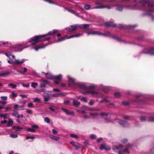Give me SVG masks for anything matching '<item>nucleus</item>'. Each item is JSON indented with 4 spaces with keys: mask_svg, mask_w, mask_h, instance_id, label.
<instances>
[{
    "mask_svg": "<svg viewBox=\"0 0 154 154\" xmlns=\"http://www.w3.org/2000/svg\"><path fill=\"white\" fill-rule=\"evenodd\" d=\"M67 77L69 80L73 85H75L78 87L83 90H86L88 88V87L85 85V84L75 82V79L71 78L69 75H68Z\"/></svg>",
    "mask_w": 154,
    "mask_h": 154,
    "instance_id": "1",
    "label": "nucleus"
},
{
    "mask_svg": "<svg viewBox=\"0 0 154 154\" xmlns=\"http://www.w3.org/2000/svg\"><path fill=\"white\" fill-rule=\"evenodd\" d=\"M47 35L46 34H45L44 35L36 36L34 38L31 39L30 40L29 42L31 43V45H33L35 44L40 42L41 41V38L45 37Z\"/></svg>",
    "mask_w": 154,
    "mask_h": 154,
    "instance_id": "2",
    "label": "nucleus"
},
{
    "mask_svg": "<svg viewBox=\"0 0 154 154\" xmlns=\"http://www.w3.org/2000/svg\"><path fill=\"white\" fill-rule=\"evenodd\" d=\"M88 35H103L105 36H110V33L109 32H107L106 33H103L98 31H91L89 32H87Z\"/></svg>",
    "mask_w": 154,
    "mask_h": 154,
    "instance_id": "3",
    "label": "nucleus"
},
{
    "mask_svg": "<svg viewBox=\"0 0 154 154\" xmlns=\"http://www.w3.org/2000/svg\"><path fill=\"white\" fill-rule=\"evenodd\" d=\"M82 93L84 94H91L92 95L96 96L97 98L102 97L103 96V95L101 93L99 92H97L94 91H91V90H88L86 92Z\"/></svg>",
    "mask_w": 154,
    "mask_h": 154,
    "instance_id": "4",
    "label": "nucleus"
},
{
    "mask_svg": "<svg viewBox=\"0 0 154 154\" xmlns=\"http://www.w3.org/2000/svg\"><path fill=\"white\" fill-rule=\"evenodd\" d=\"M147 0L142 1L141 3L143 7H145L146 5L149 7H153L154 6V3L151 1L148 2Z\"/></svg>",
    "mask_w": 154,
    "mask_h": 154,
    "instance_id": "5",
    "label": "nucleus"
},
{
    "mask_svg": "<svg viewBox=\"0 0 154 154\" xmlns=\"http://www.w3.org/2000/svg\"><path fill=\"white\" fill-rule=\"evenodd\" d=\"M144 53H149L151 55H154V48H145L143 50Z\"/></svg>",
    "mask_w": 154,
    "mask_h": 154,
    "instance_id": "6",
    "label": "nucleus"
},
{
    "mask_svg": "<svg viewBox=\"0 0 154 154\" xmlns=\"http://www.w3.org/2000/svg\"><path fill=\"white\" fill-rule=\"evenodd\" d=\"M121 126L123 127H128L130 125V124L128 122L124 121L123 120H121L119 121H117Z\"/></svg>",
    "mask_w": 154,
    "mask_h": 154,
    "instance_id": "7",
    "label": "nucleus"
},
{
    "mask_svg": "<svg viewBox=\"0 0 154 154\" xmlns=\"http://www.w3.org/2000/svg\"><path fill=\"white\" fill-rule=\"evenodd\" d=\"M111 149V147L109 146L105 143H102L101 145V146L100 147V149L101 150L103 149H104L106 150H109Z\"/></svg>",
    "mask_w": 154,
    "mask_h": 154,
    "instance_id": "8",
    "label": "nucleus"
},
{
    "mask_svg": "<svg viewBox=\"0 0 154 154\" xmlns=\"http://www.w3.org/2000/svg\"><path fill=\"white\" fill-rule=\"evenodd\" d=\"M144 15L147 16H151L152 19L154 20V11H147L145 14Z\"/></svg>",
    "mask_w": 154,
    "mask_h": 154,
    "instance_id": "9",
    "label": "nucleus"
},
{
    "mask_svg": "<svg viewBox=\"0 0 154 154\" xmlns=\"http://www.w3.org/2000/svg\"><path fill=\"white\" fill-rule=\"evenodd\" d=\"M24 62L25 60L24 59H23L21 60H15L14 61H12V63L14 65H21Z\"/></svg>",
    "mask_w": 154,
    "mask_h": 154,
    "instance_id": "10",
    "label": "nucleus"
},
{
    "mask_svg": "<svg viewBox=\"0 0 154 154\" xmlns=\"http://www.w3.org/2000/svg\"><path fill=\"white\" fill-rule=\"evenodd\" d=\"M42 73L45 75L46 77L48 79H54V76L50 72L45 73L44 72H42Z\"/></svg>",
    "mask_w": 154,
    "mask_h": 154,
    "instance_id": "11",
    "label": "nucleus"
},
{
    "mask_svg": "<svg viewBox=\"0 0 154 154\" xmlns=\"http://www.w3.org/2000/svg\"><path fill=\"white\" fill-rule=\"evenodd\" d=\"M100 87L103 91L106 92L107 90H110L111 88L110 87L104 86L103 85H100Z\"/></svg>",
    "mask_w": 154,
    "mask_h": 154,
    "instance_id": "12",
    "label": "nucleus"
},
{
    "mask_svg": "<svg viewBox=\"0 0 154 154\" xmlns=\"http://www.w3.org/2000/svg\"><path fill=\"white\" fill-rule=\"evenodd\" d=\"M71 27L72 29V31L79 29L81 28V27L79 25L76 24L72 25L71 26Z\"/></svg>",
    "mask_w": 154,
    "mask_h": 154,
    "instance_id": "13",
    "label": "nucleus"
},
{
    "mask_svg": "<svg viewBox=\"0 0 154 154\" xmlns=\"http://www.w3.org/2000/svg\"><path fill=\"white\" fill-rule=\"evenodd\" d=\"M10 72H4L0 74V77H5L8 76L10 74Z\"/></svg>",
    "mask_w": 154,
    "mask_h": 154,
    "instance_id": "14",
    "label": "nucleus"
},
{
    "mask_svg": "<svg viewBox=\"0 0 154 154\" xmlns=\"http://www.w3.org/2000/svg\"><path fill=\"white\" fill-rule=\"evenodd\" d=\"M29 46H25V45L24 44H17L14 47V48H17V49H19L20 48L23 47V48H27Z\"/></svg>",
    "mask_w": 154,
    "mask_h": 154,
    "instance_id": "15",
    "label": "nucleus"
},
{
    "mask_svg": "<svg viewBox=\"0 0 154 154\" xmlns=\"http://www.w3.org/2000/svg\"><path fill=\"white\" fill-rule=\"evenodd\" d=\"M130 153V152L128 150V148H125L123 151H119V154H128Z\"/></svg>",
    "mask_w": 154,
    "mask_h": 154,
    "instance_id": "16",
    "label": "nucleus"
},
{
    "mask_svg": "<svg viewBox=\"0 0 154 154\" xmlns=\"http://www.w3.org/2000/svg\"><path fill=\"white\" fill-rule=\"evenodd\" d=\"M6 56L8 57L11 60H12L15 58V56L14 55H12L11 53L9 52H6L5 53Z\"/></svg>",
    "mask_w": 154,
    "mask_h": 154,
    "instance_id": "17",
    "label": "nucleus"
},
{
    "mask_svg": "<svg viewBox=\"0 0 154 154\" xmlns=\"http://www.w3.org/2000/svg\"><path fill=\"white\" fill-rule=\"evenodd\" d=\"M46 45H40L38 46H37L35 47L34 49L36 51H37L39 49L45 48Z\"/></svg>",
    "mask_w": 154,
    "mask_h": 154,
    "instance_id": "18",
    "label": "nucleus"
},
{
    "mask_svg": "<svg viewBox=\"0 0 154 154\" xmlns=\"http://www.w3.org/2000/svg\"><path fill=\"white\" fill-rule=\"evenodd\" d=\"M61 109L67 115H73L74 114L73 112H69L68 110L64 108H62Z\"/></svg>",
    "mask_w": 154,
    "mask_h": 154,
    "instance_id": "19",
    "label": "nucleus"
},
{
    "mask_svg": "<svg viewBox=\"0 0 154 154\" xmlns=\"http://www.w3.org/2000/svg\"><path fill=\"white\" fill-rule=\"evenodd\" d=\"M141 154H154V146L150 149L149 152H143Z\"/></svg>",
    "mask_w": 154,
    "mask_h": 154,
    "instance_id": "20",
    "label": "nucleus"
},
{
    "mask_svg": "<svg viewBox=\"0 0 154 154\" xmlns=\"http://www.w3.org/2000/svg\"><path fill=\"white\" fill-rule=\"evenodd\" d=\"M123 147V145L119 144V145L114 146L112 148V149L114 150L116 149H118Z\"/></svg>",
    "mask_w": 154,
    "mask_h": 154,
    "instance_id": "21",
    "label": "nucleus"
},
{
    "mask_svg": "<svg viewBox=\"0 0 154 154\" xmlns=\"http://www.w3.org/2000/svg\"><path fill=\"white\" fill-rule=\"evenodd\" d=\"M146 116H141L140 117V119L141 121L142 122L144 121H145L146 120V119L148 118V114H146Z\"/></svg>",
    "mask_w": 154,
    "mask_h": 154,
    "instance_id": "22",
    "label": "nucleus"
},
{
    "mask_svg": "<svg viewBox=\"0 0 154 154\" xmlns=\"http://www.w3.org/2000/svg\"><path fill=\"white\" fill-rule=\"evenodd\" d=\"M70 144H72L73 146L75 147L76 148H77L80 146L79 144L77 143H75L72 141L70 142Z\"/></svg>",
    "mask_w": 154,
    "mask_h": 154,
    "instance_id": "23",
    "label": "nucleus"
},
{
    "mask_svg": "<svg viewBox=\"0 0 154 154\" xmlns=\"http://www.w3.org/2000/svg\"><path fill=\"white\" fill-rule=\"evenodd\" d=\"M58 30L57 29H54L52 31H51L47 34L48 35H52L55 34L56 33L58 32Z\"/></svg>",
    "mask_w": 154,
    "mask_h": 154,
    "instance_id": "24",
    "label": "nucleus"
},
{
    "mask_svg": "<svg viewBox=\"0 0 154 154\" xmlns=\"http://www.w3.org/2000/svg\"><path fill=\"white\" fill-rule=\"evenodd\" d=\"M106 25L110 26H115V24L112 22L109 21L105 23Z\"/></svg>",
    "mask_w": 154,
    "mask_h": 154,
    "instance_id": "25",
    "label": "nucleus"
},
{
    "mask_svg": "<svg viewBox=\"0 0 154 154\" xmlns=\"http://www.w3.org/2000/svg\"><path fill=\"white\" fill-rule=\"evenodd\" d=\"M149 114H148V119L149 121L150 122H154V115H151L149 116H148Z\"/></svg>",
    "mask_w": 154,
    "mask_h": 154,
    "instance_id": "26",
    "label": "nucleus"
},
{
    "mask_svg": "<svg viewBox=\"0 0 154 154\" xmlns=\"http://www.w3.org/2000/svg\"><path fill=\"white\" fill-rule=\"evenodd\" d=\"M68 11L70 12V13H71L74 14H75V16L79 17V14L76 13L75 11L74 10H72L71 9H68Z\"/></svg>",
    "mask_w": 154,
    "mask_h": 154,
    "instance_id": "27",
    "label": "nucleus"
},
{
    "mask_svg": "<svg viewBox=\"0 0 154 154\" xmlns=\"http://www.w3.org/2000/svg\"><path fill=\"white\" fill-rule=\"evenodd\" d=\"M62 75L61 74H60L58 75H56L54 76V79H55L58 80H60L62 78Z\"/></svg>",
    "mask_w": 154,
    "mask_h": 154,
    "instance_id": "28",
    "label": "nucleus"
},
{
    "mask_svg": "<svg viewBox=\"0 0 154 154\" xmlns=\"http://www.w3.org/2000/svg\"><path fill=\"white\" fill-rule=\"evenodd\" d=\"M13 128L15 130V132H17L18 131H20L23 129V128H20L18 126L14 127Z\"/></svg>",
    "mask_w": 154,
    "mask_h": 154,
    "instance_id": "29",
    "label": "nucleus"
},
{
    "mask_svg": "<svg viewBox=\"0 0 154 154\" xmlns=\"http://www.w3.org/2000/svg\"><path fill=\"white\" fill-rule=\"evenodd\" d=\"M73 103L74 105L76 106H78L80 104V102H78L77 100H73Z\"/></svg>",
    "mask_w": 154,
    "mask_h": 154,
    "instance_id": "30",
    "label": "nucleus"
},
{
    "mask_svg": "<svg viewBox=\"0 0 154 154\" xmlns=\"http://www.w3.org/2000/svg\"><path fill=\"white\" fill-rule=\"evenodd\" d=\"M66 39V36H65L63 37H62V38H58L56 41V42H59L60 41H63L65 39Z\"/></svg>",
    "mask_w": 154,
    "mask_h": 154,
    "instance_id": "31",
    "label": "nucleus"
},
{
    "mask_svg": "<svg viewBox=\"0 0 154 154\" xmlns=\"http://www.w3.org/2000/svg\"><path fill=\"white\" fill-rule=\"evenodd\" d=\"M13 124V121L10 118L8 119V126H11Z\"/></svg>",
    "mask_w": 154,
    "mask_h": 154,
    "instance_id": "32",
    "label": "nucleus"
},
{
    "mask_svg": "<svg viewBox=\"0 0 154 154\" xmlns=\"http://www.w3.org/2000/svg\"><path fill=\"white\" fill-rule=\"evenodd\" d=\"M50 137L52 139H54L56 140H59V137L57 136H50Z\"/></svg>",
    "mask_w": 154,
    "mask_h": 154,
    "instance_id": "33",
    "label": "nucleus"
},
{
    "mask_svg": "<svg viewBox=\"0 0 154 154\" xmlns=\"http://www.w3.org/2000/svg\"><path fill=\"white\" fill-rule=\"evenodd\" d=\"M123 8L124 7L123 6L120 5L118 6V7L116 8V10L119 11H122Z\"/></svg>",
    "mask_w": 154,
    "mask_h": 154,
    "instance_id": "34",
    "label": "nucleus"
},
{
    "mask_svg": "<svg viewBox=\"0 0 154 154\" xmlns=\"http://www.w3.org/2000/svg\"><path fill=\"white\" fill-rule=\"evenodd\" d=\"M114 95L116 98H118L121 96V94L119 92H116L115 93Z\"/></svg>",
    "mask_w": 154,
    "mask_h": 154,
    "instance_id": "35",
    "label": "nucleus"
},
{
    "mask_svg": "<svg viewBox=\"0 0 154 154\" xmlns=\"http://www.w3.org/2000/svg\"><path fill=\"white\" fill-rule=\"evenodd\" d=\"M70 136L71 137L74 138L75 139L79 138V137L77 135H75L73 134H70Z\"/></svg>",
    "mask_w": 154,
    "mask_h": 154,
    "instance_id": "36",
    "label": "nucleus"
},
{
    "mask_svg": "<svg viewBox=\"0 0 154 154\" xmlns=\"http://www.w3.org/2000/svg\"><path fill=\"white\" fill-rule=\"evenodd\" d=\"M38 85V83H32L31 84V87L35 88Z\"/></svg>",
    "mask_w": 154,
    "mask_h": 154,
    "instance_id": "37",
    "label": "nucleus"
},
{
    "mask_svg": "<svg viewBox=\"0 0 154 154\" xmlns=\"http://www.w3.org/2000/svg\"><path fill=\"white\" fill-rule=\"evenodd\" d=\"M9 86H11L12 88H15L17 87V85L12 83H10L8 85Z\"/></svg>",
    "mask_w": 154,
    "mask_h": 154,
    "instance_id": "38",
    "label": "nucleus"
},
{
    "mask_svg": "<svg viewBox=\"0 0 154 154\" xmlns=\"http://www.w3.org/2000/svg\"><path fill=\"white\" fill-rule=\"evenodd\" d=\"M91 6L90 5H85V8L86 10H88L91 7Z\"/></svg>",
    "mask_w": 154,
    "mask_h": 154,
    "instance_id": "39",
    "label": "nucleus"
},
{
    "mask_svg": "<svg viewBox=\"0 0 154 154\" xmlns=\"http://www.w3.org/2000/svg\"><path fill=\"white\" fill-rule=\"evenodd\" d=\"M7 115V114H0V116L1 117L3 118L4 119H5L6 118V115Z\"/></svg>",
    "mask_w": 154,
    "mask_h": 154,
    "instance_id": "40",
    "label": "nucleus"
},
{
    "mask_svg": "<svg viewBox=\"0 0 154 154\" xmlns=\"http://www.w3.org/2000/svg\"><path fill=\"white\" fill-rule=\"evenodd\" d=\"M10 136L12 138H15L18 137V135L17 134H10Z\"/></svg>",
    "mask_w": 154,
    "mask_h": 154,
    "instance_id": "41",
    "label": "nucleus"
},
{
    "mask_svg": "<svg viewBox=\"0 0 154 154\" xmlns=\"http://www.w3.org/2000/svg\"><path fill=\"white\" fill-rule=\"evenodd\" d=\"M109 113H102L100 114V115L101 116L103 117L104 116H109Z\"/></svg>",
    "mask_w": 154,
    "mask_h": 154,
    "instance_id": "42",
    "label": "nucleus"
},
{
    "mask_svg": "<svg viewBox=\"0 0 154 154\" xmlns=\"http://www.w3.org/2000/svg\"><path fill=\"white\" fill-rule=\"evenodd\" d=\"M102 7H103V8H107L108 9H109L111 8V7L110 5H103L102 6Z\"/></svg>",
    "mask_w": 154,
    "mask_h": 154,
    "instance_id": "43",
    "label": "nucleus"
},
{
    "mask_svg": "<svg viewBox=\"0 0 154 154\" xmlns=\"http://www.w3.org/2000/svg\"><path fill=\"white\" fill-rule=\"evenodd\" d=\"M27 131L32 132L35 131V130L34 129L31 128H28L27 129Z\"/></svg>",
    "mask_w": 154,
    "mask_h": 154,
    "instance_id": "44",
    "label": "nucleus"
},
{
    "mask_svg": "<svg viewBox=\"0 0 154 154\" xmlns=\"http://www.w3.org/2000/svg\"><path fill=\"white\" fill-rule=\"evenodd\" d=\"M45 122L47 123H49L50 122V119L48 117H46L45 119Z\"/></svg>",
    "mask_w": 154,
    "mask_h": 154,
    "instance_id": "45",
    "label": "nucleus"
},
{
    "mask_svg": "<svg viewBox=\"0 0 154 154\" xmlns=\"http://www.w3.org/2000/svg\"><path fill=\"white\" fill-rule=\"evenodd\" d=\"M11 95H12L13 97H15L17 96V93L12 92L11 94Z\"/></svg>",
    "mask_w": 154,
    "mask_h": 154,
    "instance_id": "46",
    "label": "nucleus"
},
{
    "mask_svg": "<svg viewBox=\"0 0 154 154\" xmlns=\"http://www.w3.org/2000/svg\"><path fill=\"white\" fill-rule=\"evenodd\" d=\"M133 145L132 144H131L129 143H128L127 145V146H126V148H128V150L129 148H130V147H131Z\"/></svg>",
    "mask_w": 154,
    "mask_h": 154,
    "instance_id": "47",
    "label": "nucleus"
},
{
    "mask_svg": "<svg viewBox=\"0 0 154 154\" xmlns=\"http://www.w3.org/2000/svg\"><path fill=\"white\" fill-rule=\"evenodd\" d=\"M94 103V100H91L89 102L88 104L90 106H93Z\"/></svg>",
    "mask_w": 154,
    "mask_h": 154,
    "instance_id": "48",
    "label": "nucleus"
},
{
    "mask_svg": "<svg viewBox=\"0 0 154 154\" xmlns=\"http://www.w3.org/2000/svg\"><path fill=\"white\" fill-rule=\"evenodd\" d=\"M82 34V33H79L77 34H75V35H73L74 36V37H79Z\"/></svg>",
    "mask_w": 154,
    "mask_h": 154,
    "instance_id": "49",
    "label": "nucleus"
},
{
    "mask_svg": "<svg viewBox=\"0 0 154 154\" xmlns=\"http://www.w3.org/2000/svg\"><path fill=\"white\" fill-rule=\"evenodd\" d=\"M28 106L29 108L30 107H34L33 104L32 102L29 103L28 104Z\"/></svg>",
    "mask_w": 154,
    "mask_h": 154,
    "instance_id": "50",
    "label": "nucleus"
},
{
    "mask_svg": "<svg viewBox=\"0 0 154 154\" xmlns=\"http://www.w3.org/2000/svg\"><path fill=\"white\" fill-rule=\"evenodd\" d=\"M26 112L29 114H32V111L30 109H26Z\"/></svg>",
    "mask_w": 154,
    "mask_h": 154,
    "instance_id": "51",
    "label": "nucleus"
},
{
    "mask_svg": "<svg viewBox=\"0 0 154 154\" xmlns=\"http://www.w3.org/2000/svg\"><path fill=\"white\" fill-rule=\"evenodd\" d=\"M128 142V140L126 138H124L121 140V142L124 143H126Z\"/></svg>",
    "mask_w": 154,
    "mask_h": 154,
    "instance_id": "52",
    "label": "nucleus"
},
{
    "mask_svg": "<svg viewBox=\"0 0 154 154\" xmlns=\"http://www.w3.org/2000/svg\"><path fill=\"white\" fill-rule=\"evenodd\" d=\"M99 115V114H97V113H91L90 114V115L94 116L95 117H97V116Z\"/></svg>",
    "mask_w": 154,
    "mask_h": 154,
    "instance_id": "53",
    "label": "nucleus"
},
{
    "mask_svg": "<svg viewBox=\"0 0 154 154\" xmlns=\"http://www.w3.org/2000/svg\"><path fill=\"white\" fill-rule=\"evenodd\" d=\"M104 101H106V102H108L109 100H107L106 99H104L103 100H102L100 101H99V103H103Z\"/></svg>",
    "mask_w": 154,
    "mask_h": 154,
    "instance_id": "54",
    "label": "nucleus"
},
{
    "mask_svg": "<svg viewBox=\"0 0 154 154\" xmlns=\"http://www.w3.org/2000/svg\"><path fill=\"white\" fill-rule=\"evenodd\" d=\"M14 108L16 109H17L18 108V107H19V106L17 104H14Z\"/></svg>",
    "mask_w": 154,
    "mask_h": 154,
    "instance_id": "55",
    "label": "nucleus"
},
{
    "mask_svg": "<svg viewBox=\"0 0 154 154\" xmlns=\"http://www.w3.org/2000/svg\"><path fill=\"white\" fill-rule=\"evenodd\" d=\"M33 100L34 102H39L40 101V100L38 97L34 98L33 99Z\"/></svg>",
    "mask_w": 154,
    "mask_h": 154,
    "instance_id": "56",
    "label": "nucleus"
},
{
    "mask_svg": "<svg viewBox=\"0 0 154 154\" xmlns=\"http://www.w3.org/2000/svg\"><path fill=\"white\" fill-rule=\"evenodd\" d=\"M41 81L43 82H44L46 83L47 84H48V82L47 80H46L45 79L42 78L41 79Z\"/></svg>",
    "mask_w": 154,
    "mask_h": 154,
    "instance_id": "57",
    "label": "nucleus"
},
{
    "mask_svg": "<svg viewBox=\"0 0 154 154\" xmlns=\"http://www.w3.org/2000/svg\"><path fill=\"white\" fill-rule=\"evenodd\" d=\"M113 38H116L117 40L118 41H119V42H121V41H122V40L120 38H117L116 37V36H114L113 37Z\"/></svg>",
    "mask_w": 154,
    "mask_h": 154,
    "instance_id": "58",
    "label": "nucleus"
},
{
    "mask_svg": "<svg viewBox=\"0 0 154 154\" xmlns=\"http://www.w3.org/2000/svg\"><path fill=\"white\" fill-rule=\"evenodd\" d=\"M35 138V137L34 136H30L27 137L26 138V139H33Z\"/></svg>",
    "mask_w": 154,
    "mask_h": 154,
    "instance_id": "59",
    "label": "nucleus"
},
{
    "mask_svg": "<svg viewBox=\"0 0 154 154\" xmlns=\"http://www.w3.org/2000/svg\"><path fill=\"white\" fill-rule=\"evenodd\" d=\"M130 117L131 116H129L127 115H125L124 116L123 118L125 119H129L130 118Z\"/></svg>",
    "mask_w": 154,
    "mask_h": 154,
    "instance_id": "60",
    "label": "nucleus"
},
{
    "mask_svg": "<svg viewBox=\"0 0 154 154\" xmlns=\"http://www.w3.org/2000/svg\"><path fill=\"white\" fill-rule=\"evenodd\" d=\"M44 100L45 101H48L49 99L48 97H46L45 95H44Z\"/></svg>",
    "mask_w": 154,
    "mask_h": 154,
    "instance_id": "61",
    "label": "nucleus"
},
{
    "mask_svg": "<svg viewBox=\"0 0 154 154\" xmlns=\"http://www.w3.org/2000/svg\"><path fill=\"white\" fill-rule=\"evenodd\" d=\"M1 98L3 100H6L7 99V96H2L1 97Z\"/></svg>",
    "mask_w": 154,
    "mask_h": 154,
    "instance_id": "62",
    "label": "nucleus"
},
{
    "mask_svg": "<svg viewBox=\"0 0 154 154\" xmlns=\"http://www.w3.org/2000/svg\"><path fill=\"white\" fill-rule=\"evenodd\" d=\"M18 114V112L17 111H14L13 112L12 115L14 116H16Z\"/></svg>",
    "mask_w": 154,
    "mask_h": 154,
    "instance_id": "63",
    "label": "nucleus"
},
{
    "mask_svg": "<svg viewBox=\"0 0 154 154\" xmlns=\"http://www.w3.org/2000/svg\"><path fill=\"white\" fill-rule=\"evenodd\" d=\"M89 26V24H84L83 26V28H84V29H86Z\"/></svg>",
    "mask_w": 154,
    "mask_h": 154,
    "instance_id": "64",
    "label": "nucleus"
}]
</instances>
